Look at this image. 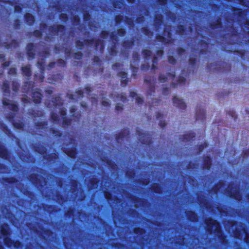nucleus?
Returning a JSON list of instances; mask_svg holds the SVG:
<instances>
[{
	"label": "nucleus",
	"mask_w": 249,
	"mask_h": 249,
	"mask_svg": "<svg viewBox=\"0 0 249 249\" xmlns=\"http://www.w3.org/2000/svg\"><path fill=\"white\" fill-rule=\"evenodd\" d=\"M33 35L36 37H40L42 35V32L38 30H35L33 32Z\"/></svg>",
	"instance_id": "a19ab883"
},
{
	"label": "nucleus",
	"mask_w": 249,
	"mask_h": 249,
	"mask_svg": "<svg viewBox=\"0 0 249 249\" xmlns=\"http://www.w3.org/2000/svg\"><path fill=\"white\" fill-rule=\"evenodd\" d=\"M152 62H157V56H154L153 57Z\"/></svg>",
	"instance_id": "052dcab7"
},
{
	"label": "nucleus",
	"mask_w": 249,
	"mask_h": 249,
	"mask_svg": "<svg viewBox=\"0 0 249 249\" xmlns=\"http://www.w3.org/2000/svg\"><path fill=\"white\" fill-rule=\"evenodd\" d=\"M199 44L200 46L202 47H204L205 48H206V47H208L209 45V43L207 40L201 39L199 41Z\"/></svg>",
	"instance_id": "473e14b6"
},
{
	"label": "nucleus",
	"mask_w": 249,
	"mask_h": 249,
	"mask_svg": "<svg viewBox=\"0 0 249 249\" xmlns=\"http://www.w3.org/2000/svg\"><path fill=\"white\" fill-rule=\"evenodd\" d=\"M4 58H5L4 55H3V54H0V59H3V60L4 61Z\"/></svg>",
	"instance_id": "338daca9"
},
{
	"label": "nucleus",
	"mask_w": 249,
	"mask_h": 249,
	"mask_svg": "<svg viewBox=\"0 0 249 249\" xmlns=\"http://www.w3.org/2000/svg\"><path fill=\"white\" fill-rule=\"evenodd\" d=\"M171 26L168 25L166 26L163 31V34L164 35H167V36L168 37L167 39H169V43L171 42V39L172 38V33L171 30Z\"/></svg>",
	"instance_id": "9b49d317"
},
{
	"label": "nucleus",
	"mask_w": 249,
	"mask_h": 249,
	"mask_svg": "<svg viewBox=\"0 0 249 249\" xmlns=\"http://www.w3.org/2000/svg\"><path fill=\"white\" fill-rule=\"evenodd\" d=\"M109 35V32L107 31H102L100 32V36L102 38H107Z\"/></svg>",
	"instance_id": "c9c22d12"
},
{
	"label": "nucleus",
	"mask_w": 249,
	"mask_h": 249,
	"mask_svg": "<svg viewBox=\"0 0 249 249\" xmlns=\"http://www.w3.org/2000/svg\"><path fill=\"white\" fill-rule=\"evenodd\" d=\"M11 44H18V42L16 39H13L11 41Z\"/></svg>",
	"instance_id": "0e129e2a"
},
{
	"label": "nucleus",
	"mask_w": 249,
	"mask_h": 249,
	"mask_svg": "<svg viewBox=\"0 0 249 249\" xmlns=\"http://www.w3.org/2000/svg\"><path fill=\"white\" fill-rule=\"evenodd\" d=\"M169 14L170 15L169 17L170 18L174 20H175L176 18V16L174 13H170Z\"/></svg>",
	"instance_id": "603ef678"
},
{
	"label": "nucleus",
	"mask_w": 249,
	"mask_h": 249,
	"mask_svg": "<svg viewBox=\"0 0 249 249\" xmlns=\"http://www.w3.org/2000/svg\"><path fill=\"white\" fill-rule=\"evenodd\" d=\"M207 224L208 225V230L210 231L211 232L214 231V232H217L218 234H220L219 224L218 222L211 219L208 221Z\"/></svg>",
	"instance_id": "f257e3e1"
},
{
	"label": "nucleus",
	"mask_w": 249,
	"mask_h": 249,
	"mask_svg": "<svg viewBox=\"0 0 249 249\" xmlns=\"http://www.w3.org/2000/svg\"><path fill=\"white\" fill-rule=\"evenodd\" d=\"M228 191L229 192L231 196L234 197L236 199H239L238 197L237 196L238 191L236 188H234L233 190H231V186H229L228 188Z\"/></svg>",
	"instance_id": "2eb2a0df"
},
{
	"label": "nucleus",
	"mask_w": 249,
	"mask_h": 249,
	"mask_svg": "<svg viewBox=\"0 0 249 249\" xmlns=\"http://www.w3.org/2000/svg\"><path fill=\"white\" fill-rule=\"evenodd\" d=\"M110 52H116L115 49V46H112L110 49Z\"/></svg>",
	"instance_id": "e2e57ef3"
},
{
	"label": "nucleus",
	"mask_w": 249,
	"mask_h": 249,
	"mask_svg": "<svg viewBox=\"0 0 249 249\" xmlns=\"http://www.w3.org/2000/svg\"><path fill=\"white\" fill-rule=\"evenodd\" d=\"M175 76L173 73H168L166 75H160L159 77V81L163 82L164 81H169L172 80Z\"/></svg>",
	"instance_id": "9d476101"
},
{
	"label": "nucleus",
	"mask_w": 249,
	"mask_h": 249,
	"mask_svg": "<svg viewBox=\"0 0 249 249\" xmlns=\"http://www.w3.org/2000/svg\"><path fill=\"white\" fill-rule=\"evenodd\" d=\"M119 76L122 77L121 82L123 86H124L126 84V74L125 72H119Z\"/></svg>",
	"instance_id": "a211bd4d"
},
{
	"label": "nucleus",
	"mask_w": 249,
	"mask_h": 249,
	"mask_svg": "<svg viewBox=\"0 0 249 249\" xmlns=\"http://www.w3.org/2000/svg\"><path fill=\"white\" fill-rule=\"evenodd\" d=\"M232 12L233 14L237 16L238 18H242L245 15V11L242 8L233 7L232 8Z\"/></svg>",
	"instance_id": "1a4fd4ad"
},
{
	"label": "nucleus",
	"mask_w": 249,
	"mask_h": 249,
	"mask_svg": "<svg viewBox=\"0 0 249 249\" xmlns=\"http://www.w3.org/2000/svg\"><path fill=\"white\" fill-rule=\"evenodd\" d=\"M117 98H120L121 100L124 101L125 100V96L124 95L121 94L120 95H118Z\"/></svg>",
	"instance_id": "864d4df0"
},
{
	"label": "nucleus",
	"mask_w": 249,
	"mask_h": 249,
	"mask_svg": "<svg viewBox=\"0 0 249 249\" xmlns=\"http://www.w3.org/2000/svg\"><path fill=\"white\" fill-rule=\"evenodd\" d=\"M15 126H16L17 128H19H19H21V127H22V125H21V124H15Z\"/></svg>",
	"instance_id": "69168bd1"
},
{
	"label": "nucleus",
	"mask_w": 249,
	"mask_h": 249,
	"mask_svg": "<svg viewBox=\"0 0 249 249\" xmlns=\"http://www.w3.org/2000/svg\"><path fill=\"white\" fill-rule=\"evenodd\" d=\"M130 96L131 97H135L136 102L139 104H141V103L143 101L141 96L137 95L135 92H131L130 93Z\"/></svg>",
	"instance_id": "5701e85b"
},
{
	"label": "nucleus",
	"mask_w": 249,
	"mask_h": 249,
	"mask_svg": "<svg viewBox=\"0 0 249 249\" xmlns=\"http://www.w3.org/2000/svg\"><path fill=\"white\" fill-rule=\"evenodd\" d=\"M188 62H191V63H192V62H197V61L196 60V59H189V61Z\"/></svg>",
	"instance_id": "680f3d73"
},
{
	"label": "nucleus",
	"mask_w": 249,
	"mask_h": 249,
	"mask_svg": "<svg viewBox=\"0 0 249 249\" xmlns=\"http://www.w3.org/2000/svg\"><path fill=\"white\" fill-rule=\"evenodd\" d=\"M110 38L112 40H115L116 41L117 40V37L115 35V34L114 33V32H112L110 34Z\"/></svg>",
	"instance_id": "49530a36"
},
{
	"label": "nucleus",
	"mask_w": 249,
	"mask_h": 249,
	"mask_svg": "<svg viewBox=\"0 0 249 249\" xmlns=\"http://www.w3.org/2000/svg\"><path fill=\"white\" fill-rule=\"evenodd\" d=\"M142 54L145 59H148L152 56V52L147 49H142Z\"/></svg>",
	"instance_id": "f8f14e48"
},
{
	"label": "nucleus",
	"mask_w": 249,
	"mask_h": 249,
	"mask_svg": "<svg viewBox=\"0 0 249 249\" xmlns=\"http://www.w3.org/2000/svg\"><path fill=\"white\" fill-rule=\"evenodd\" d=\"M14 27L16 30L19 29L21 25V21L18 19H16L14 22Z\"/></svg>",
	"instance_id": "c756f323"
},
{
	"label": "nucleus",
	"mask_w": 249,
	"mask_h": 249,
	"mask_svg": "<svg viewBox=\"0 0 249 249\" xmlns=\"http://www.w3.org/2000/svg\"><path fill=\"white\" fill-rule=\"evenodd\" d=\"M90 88L89 87H87L85 89V93H88L90 91Z\"/></svg>",
	"instance_id": "13d9d810"
},
{
	"label": "nucleus",
	"mask_w": 249,
	"mask_h": 249,
	"mask_svg": "<svg viewBox=\"0 0 249 249\" xmlns=\"http://www.w3.org/2000/svg\"><path fill=\"white\" fill-rule=\"evenodd\" d=\"M53 104L55 106H60L62 105V101L60 98H57L55 99L54 101H53Z\"/></svg>",
	"instance_id": "e433bc0d"
},
{
	"label": "nucleus",
	"mask_w": 249,
	"mask_h": 249,
	"mask_svg": "<svg viewBox=\"0 0 249 249\" xmlns=\"http://www.w3.org/2000/svg\"><path fill=\"white\" fill-rule=\"evenodd\" d=\"M66 26L59 24L57 25L50 26L49 28V31L50 33L53 34H58L59 32H61L65 30Z\"/></svg>",
	"instance_id": "f03ea898"
},
{
	"label": "nucleus",
	"mask_w": 249,
	"mask_h": 249,
	"mask_svg": "<svg viewBox=\"0 0 249 249\" xmlns=\"http://www.w3.org/2000/svg\"><path fill=\"white\" fill-rule=\"evenodd\" d=\"M84 42L85 45H92L94 44V38H91V39H84Z\"/></svg>",
	"instance_id": "2f4dec72"
},
{
	"label": "nucleus",
	"mask_w": 249,
	"mask_h": 249,
	"mask_svg": "<svg viewBox=\"0 0 249 249\" xmlns=\"http://www.w3.org/2000/svg\"><path fill=\"white\" fill-rule=\"evenodd\" d=\"M85 44L84 40L81 41L80 40H77L75 41V46L79 50H82L84 47Z\"/></svg>",
	"instance_id": "4be33fe9"
},
{
	"label": "nucleus",
	"mask_w": 249,
	"mask_h": 249,
	"mask_svg": "<svg viewBox=\"0 0 249 249\" xmlns=\"http://www.w3.org/2000/svg\"><path fill=\"white\" fill-rule=\"evenodd\" d=\"M83 19L84 21L86 22L90 20L91 16L90 13L88 11H84L83 12Z\"/></svg>",
	"instance_id": "a878e982"
},
{
	"label": "nucleus",
	"mask_w": 249,
	"mask_h": 249,
	"mask_svg": "<svg viewBox=\"0 0 249 249\" xmlns=\"http://www.w3.org/2000/svg\"><path fill=\"white\" fill-rule=\"evenodd\" d=\"M148 84V86L149 87V91H151L152 90V89L154 87V83L152 82H149Z\"/></svg>",
	"instance_id": "5fc2aeb1"
},
{
	"label": "nucleus",
	"mask_w": 249,
	"mask_h": 249,
	"mask_svg": "<svg viewBox=\"0 0 249 249\" xmlns=\"http://www.w3.org/2000/svg\"><path fill=\"white\" fill-rule=\"evenodd\" d=\"M59 18L61 21L64 22H66L68 19V16L66 13H61L59 15Z\"/></svg>",
	"instance_id": "cd10ccee"
},
{
	"label": "nucleus",
	"mask_w": 249,
	"mask_h": 249,
	"mask_svg": "<svg viewBox=\"0 0 249 249\" xmlns=\"http://www.w3.org/2000/svg\"><path fill=\"white\" fill-rule=\"evenodd\" d=\"M178 84H182L185 83V79L184 77L180 76L178 79Z\"/></svg>",
	"instance_id": "37998d69"
},
{
	"label": "nucleus",
	"mask_w": 249,
	"mask_h": 249,
	"mask_svg": "<svg viewBox=\"0 0 249 249\" xmlns=\"http://www.w3.org/2000/svg\"><path fill=\"white\" fill-rule=\"evenodd\" d=\"M156 39L158 41L161 43H169V39H167L164 36V35H162L160 34H158L156 36Z\"/></svg>",
	"instance_id": "ddd939ff"
},
{
	"label": "nucleus",
	"mask_w": 249,
	"mask_h": 249,
	"mask_svg": "<svg viewBox=\"0 0 249 249\" xmlns=\"http://www.w3.org/2000/svg\"><path fill=\"white\" fill-rule=\"evenodd\" d=\"M22 71L23 74L26 76H29L31 74L30 68L29 65H27L26 67H23L22 68Z\"/></svg>",
	"instance_id": "bb28decb"
},
{
	"label": "nucleus",
	"mask_w": 249,
	"mask_h": 249,
	"mask_svg": "<svg viewBox=\"0 0 249 249\" xmlns=\"http://www.w3.org/2000/svg\"><path fill=\"white\" fill-rule=\"evenodd\" d=\"M60 112H61V119H58V116L57 115V114H55V113H53L52 115V119L55 121H59L61 120L63 124L68 125L69 124V123L68 122V121L67 120V119L65 118V115L66 114V110H64L63 109H60Z\"/></svg>",
	"instance_id": "7ed1b4c3"
},
{
	"label": "nucleus",
	"mask_w": 249,
	"mask_h": 249,
	"mask_svg": "<svg viewBox=\"0 0 249 249\" xmlns=\"http://www.w3.org/2000/svg\"><path fill=\"white\" fill-rule=\"evenodd\" d=\"M16 70L15 69H11L10 71H9V73L10 74H15L16 73Z\"/></svg>",
	"instance_id": "4d7b16f0"
},
{
	"label": "nucleus",
	"mask_w": 249,
	"mask_h": 249,
	"mask_svg": "<svg viewBox=\"0 0 249 249\" xmlns=\"http://www.w3.org/2000/svg\"><path fill=\"white\" fill-rule=\"evenodd\" d=\"M135 44V41L134 40H127L124 41L123 46L124 48H130Z\"/></svg>",
	"instance_id": "f3484780"
},
{
	"label": "nucleus",
	"mask_w": 249,
	"mask_h": 249,
	"mask_svg": "<svg viewBox=\"0 0 249 249\" xmlns=\"http://www.w3.org/2000/svg\"><path fill=\"white\" fill-rule=\"evenodd\" d=\"M14 9H15V12L16 13H20L22 12V7L20 5H15L14 7Z\"/></svg>",
	"instance_id": "58836bf2"
},
{
	"label": "nucleus",
	"mask_w": 249,
	"mask_h": 249,
	"mask_svg": "<svg viewBox=\"0 0 249 249\" xmlns=\"http://www.w3.org/2000/svg\"><path fill=\"white\" fill-rule=\"evenodd\" d=\"M35 46L34 43H28L26 46L27 55L29 58H34L35 57Z\"/></svg>",
	"instance_id": "20e7f679"
},
{
	"label": "nucleus",
	"mask_w": 249,
	"mask_h": 249,
	"mask_svg": "<svg viewBox=\"0 0 249 249\" xmlns=\"http://www.w3.org/2000/svg\"><path fill=\"white\" fill-rule=\"evenodd\" d=\"M84 93V92L82 90H78L75 95H71L70 98L73 100H77L78 98H80Z\"/></svg>",
	"instance_id": "b1692460"
},
{
	"label": "nucleus",
	"mask_w": 249,
	"mask_h": 249,
	"mask_svg": "<svg viewBox=\"0 0 249 249\" xmlns=\"http://www.w3.org/2000/svg\"><path fill=\"white\" fill-rule=\"evenodd\" d=\"M74 56L78 58H81L83 56V53L81 52H77L74 53Z\"/></svg>",
	"instance_id": "a18cd8bd"
},
{
	"label": "nucleus",
	"mask_w": 249,
	"mask_h": 249,
	"mask_svg": "<svg viewBox=\"0 0 249 249\" xmlns=\"http://www.w3.org/2000/svg\"><path fill=\"white\" fill-rule=\"evenodd\" d=\"M168 2V0H158V4L161 6H164Z\"/></svg>",
	"instance_id": "ea45409f"
},
{
	"label": "nucleus",
	"mask_w": 249,
	"mask_h": 249,
	"mask_svg": "<svg viewBox=\"0 0 249 249\" xmlns=\"http://www.w3.org/2000/svg\"><path fill=\"white\" fill-rule=\"evenodd\" d=\"M103 42L102 40L100 39H94V45L96 48H97L101 44H103Z\"/></svg>",
	"instance_id": "4c0bfd02"
},
{
	"label": "nucleus",
	"mask_w": 249,
	"mask_h": 249,
	"mask_svg": "<svg viewBox=\"0 0 249 249\" xmlns=\"http://www.w3.org/2000/svg\"><path fill=\"white\" fill-rule=\"evenodd\" d=\"M117 34L119 36L123 37L126 34V31L124 28H120L117 30Z\"/></svg>",
	"instance_id": "c85d7f7f"
},
{
	"label": "nucleus",
	"mask_w": 249,
	"mask_h": 249,
	"mask_svg": "<svg viewBox=\"0 0 249 249\" xmlns=\"http://www.w3.org/2000/svg\"><path fill=\"white\" fill-rule=\"evenodd\" d=\"M40 27L42 28H46L47 27V25L46 23H41L40 24Z\"/></svg>",
	"instance_id": "bf43d9fd"
},
{
	"label": "nucleus",
	"mask_w": 249,
	"mask_h": 249,
	"mask_svg": "<svg viewBox=\"0 0 249 249\" xmlns=\"http://www.w3.org/2000/svg\"><path fill=\"white\" fill-rule=\"evenodd\" d=\"M221 24V22L219 20H217L216 22H212L210 25V27L212 28H215Z\"/></svg>",
	"instance_id": "f704fd0d"
},
{
	"label": "nucleus",
	"mask_w": 249,
	"mask_h": 249,
	"mask_svg": "<svg viewBox=\"0 0 249 249\" xmlns=\"http://www.w3.org/2000/svg\"><path fill=\"white\" fill-rule=\"evenodd\" d=\"M176 52L178 55L181 56L184 54L185 52V50L184 48H181V47H178L176 50Z\"/></svg>",
	"instance_id": "7c9ffc66"
},
{
	"label": "nucleus",
	"mask_w": 249,
	"mask_h": 249,
	"mask_svg": "<svg viewBox=\"0 0 249 249\" xmlns=\"http://www.w3.org/2000/svg\"><path fill=\"white\" fill-rule=\"evenodd\" d=\"M66 154L71 157H73L76 154L75 150V149H72L71 152H67Z\"/></svg>",
	"instance_id": "c03bdc74"
},
{
	"label": "nucleus",
	"mask_w": 249,
	"mask_h": 249,
	"mask_svg": "<svg viewBox=\"0 0 249 249\" xmlns=\"http://www.w3.org/2000/svg\"><path fill=\"white\" fill-rule=\"evenodd\" d=\"M122 106L120 105L119 104H118L116 107V109L118 111L122 110Z\"/></svg>",
	"instance_id": "6e6d98bb"
},
{
	"label": "nucleus",
	"mask_w": 249,
	"mask_h": 249,
	"mask_svg": "<svg viewBox=\"0 0 249 249\" xmlns=\"http://www.w3.org/2000/svg\"><path fill=\"white\" fill-rule=\"evenodd\" d=\"M173 104L175 106L180 108L181 109H184L186 107L184 101L180 98L178 97V96L174 97Z\"/></svg>",
	"instance_id": "423d86ee"
},
{
	"label": "nucleus",
	"mask_w": 249,
	"mask_h": 249,
	"mask_svg": "<svg viewBox=\"0 0 249 249\" xmlns=\"http://www.w3.org/2000/svg\"><path fill=\"white\" fill-rule=\"evenodd\" d=\"M81 22L80 18L78 15H75L72 17V22L74 25H78Z\"/></svg>",
	"instance_id": "6ab92c4d"
},
{
	"label": "nucleus",
	"mask_w": 249,
	"mask_h": 249,
	"mask_svg": "<svg viewBox=\"0 0 249 249\" xmlns=\"http://www.w3.org/2000/svg\"><path fill=\"white\" fill-rule=\"evenodd\" d=\"M141 31L142 33L147 36L152 35L153 33L152 32L150 31V29L146 26L142 27Z\"/></svg>",
	"instance_id": "393cba45"
},
{
	"label": "nucleus",
	"mask_w": 249,
	"mask_h": 249,
	"mask_svg": "<svg viewBox=\"0 0 249 249\" xmlns=\"http://www.w3.org/2000/svg\"><path fill=\"white\" fill-rule=\"evenodd\" d=\"M154 27L157 30H159L160 27L163 24V15L162 14H158L154 17Z\"/></svg>",
	"instance_id": "39448f33"
},
{
	"label": "nucleus",
	"mask_w": 249,
	"mask_h": 249,
	"mask_svg": "<svg viewBox=\"0 0 249 249\" xmlns=\"http://www.w3.org/2000/svg\"><path fill=\"white\" fill-rule=\"evenodd\" d=\"M186 31V28L184 25H178L177 26L176 33L180 35H183Z\"/></svg>",
	"instance_id": "dca6fc26"
},
{
	"label": "nucleus",
	"mask_w": 249,
	"mask_h": 249,
	"mask_svg": "<svg viewBox=\"0 0 249 249\" xmlns=\"http://www.w3.org/2000/svg\"><path fill=\"white\" fill-rule=\"evenodd\" d=\"M115 21L116 24H120L122 22H123L124 20V17L123 15H117L115 16Z\"/></svg>",
	"instance_id": "aec40b11"
},
{
	"label": "nucleus",
	"mask_w": 249,
	"mask_h": 249,
	"mask_svg": "<svg viewBox=\"0 0 249 249\" xmlns=\"http://www.w3.org/2000/svg\"><path fill=\"white\" fill-rule=\"evenodd\" d=\"M3 105L12 111H16L17 110V106L13 101L4 99L3 101Z\"/></svg>",
	"instance_id": "6e6552de"
},
{
	"label": "nucleus",
	"mask_w": 249,
	"mask_h": 249,
	"mask_svg": "<svg viewBox=\"0 0 249 249\" xmlns=\"http://www.w3.org/2000/svg\"><path fill=\"white\" fill-rule=\"evenodd\" d=\"M24 19L26 23L29 25L32 26L36 21L35 16L31 13H26L24 15Z\"/></svg>",
	"instance_id": "0eeeda50"
},
{
	"label": "nucleus",
	"mask_w": 249,
	"mask_h": 249,
	"mask_svg": "<svg viewBox=\"0 0 249 249\" xmlns=\"http://www.w3.org/2000/svg\"><path fill=\"white\" fill-rule=\"evenodd\" d=\"M164 52L162 49H159L156 51L157 55L159 57H161L163 55Z\"/></svg>",
	"instance_id": "79ce46f5"
},
{
	"label": "nucleus",
	"mask_w": 249,
	"mask_h": 249,
	"mask_svg": "<svg viewBox=\"0 0 249 249\" xmlns=\"http://www.w3.org/2000/svg\"><path fill=\"white\" fill-rule=\"evenodd\" d=\"M245 25L249 26V19H247L245 23Z\"/></svg>",
	"instance_id": "774afa93"
},
{
	"label": "nucleus",
	"mask_w": 249,
	"mask_h": 249,
	"mask_svg": "<svg viewBox=\"0 0 249 249\" xmlns=\"http://www.w3.org/2000/svg\"><path fill=\"white\" fill-rule=\"evenodd\" d=\"M12 86L13 90L16 91L18 87V84L17 82H13Z\"/></svg>",
	"instance_id": "09e8293b"
},
{
	"label": "nucleus",
	"mask_w": 249,
	"mask_h": 249,
	"mask_svg": "<svg viewBox=\"0 0 249 249\" xmlns=\"http://www.w3.org/2000/svg\"><path fill=\"white\" fill-rule=\"evenodd\" d=\"M144 20H145L144 17L143 16H140L137 17L135 21L138 24H141V23L144 22Z\"/></svg>",
	"instance_id": "72a5a7b5"
},
{
	"label": "nucleus",
	"mask_w": 249,
	"mask_h": 249,
	"mask_svg": "<svg viewBox=\"0 0 249 249\" xmlns=\"http://www.w3.org/2000/svg\"><path fill=\"white\" fill-rule=\"evenodd\" d=\"M4 240L5 244H6L8 246H10L11 245L12 241L10 239L7 238L6 237H5Z\"/></svg>",
	"instance_id": "de8ad7c7"
},
{
	"label": "nucleus",
	"mask_w": 249,
	"mask_h": 249,
	"mask_svg": "<svg viewBox=\"0 0 249 249\" xmlns=\"http://www.w3.org/2000/svg\"><path fill=\"white\" fill-rule=\"evenodd\" d=\"M42 95L38 91L33 92V98L35 103H38L41 99Z\"/></svg>",
	"instance_id": "4468645a"
},
{
	"label": "nucleus",
	"mask_w": 249,
	"mask_h": 249,
	"mask_svg": "<svg viewBox=\"0 0 249 249\" xmlns=\"http://www.w3.org/2000/svg\"><path fill=\"white\" fill-rule=\"evenodd\" d=\"M125 22L126 24L129 26V27H134L135 25L134 20L132 18H129L128 17H125Z\"/></svg>",
	"instance_id": "412c9836"
},
{
	"label": "nucleus",
	"mask_w": 249,
	"mask_h": 249,
	"mask_svg": "<svg viewBox=\"0 0 249 249\" xmlns=\"http://www.w3.org/2000/svg\"><path fill=\"white\" fill-rule=\"evenodd\" d=\"M1 231L3 233V234L5 236H7L8 234V231L5 228H2L1 229Z\"/></svg>",
	"instance_id": "3c124183"
},
{
	"label": "nucleus",
	"mask_w": 249,
	"mask_h": 249,
	"mask_svg": "<svg viewBox=\"0 0 249 249\" xmlns=\"http://www.w3.org/2000/svg\"><path fill=\"white\" fill-rule=\"evenodd\" d=\"M102 104L104 106H107L109 105V103L108 102L107 99H103L102 101Z\"/></svg>",
	"instance_id": "8fccbe9b"
}]
</instances>
